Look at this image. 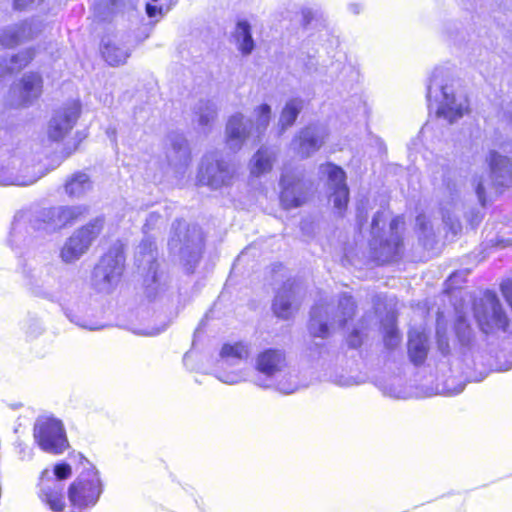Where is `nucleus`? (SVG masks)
<instances>
[{
  "mask_svg": "<svg viewBox=\"0 0 512 512\" xmlns=\"http://www.w3.org/2000/svg\"><path fill=\"white\" fill-rule=\"evenodd\" d=\"M163 223V217L157 212H151L143 226L145 237L140 242L135 253V263L144 276L145 293L148 298L161 297L170 287V277L159 270L158 252L154 240L147 234Z\"/></svg>",
  "mask_w": 512,
  "mask_h": 512,
  "instance_id": "1",
  "label": "nucleus"
},
{
  "mask_svg": "<svg viewBox=\"0 0 512 512\" xmlns=\"http://www.w3.org/2000/svg\"><path fill=\"white\" fill-rule=\"evenodd\" d=\"M426 99L429 109H435L436 115L450 124L468 112V100L462 93L455 92L452 72L448 68L433 70L427 84Z\"/></svg>",
  "mask_w": 512,
  "mask_h": 512,
  "instance_id": "2",
  "label": "nucleus"
},
{
  "mask_svg": "<svg viewBox=\"0 0 512 512\" xmlns=\"http://www.w3.org/2000/svg\"><path fill=\"white\" fill-rule=\"evenodd\" d=\"M17 271L21 275L24 287L31 295L50 302H60L62 278L56 264H38L28 259H20Z\"/></svg>",
  "mask_w": 512,
  "mask_h": 512,
  "instance_id": "3",
  "label": "nucleus"
},
{
  "mask_svg": "<svg viewBox=\"0 0 512 512\" xmlns=\"http://www.w3.org/2000/svg\"><path fill=\"white\" fill-rule=\"evenodd\" d=\"M77 469H81L76 479L70 484L67 494L74 512H81L96 505L102 492L103 484L96 467L82 454H77Z\"/></svg>",
  "mask_w": 512,
  "mask_h": 512,
  "instance_id": "4",
  "label": "nucleus"
},
{
  "mask_svg": "<svg viewBox=\"0 0 512 512\" xmlns=\"http://www.w3.org/2000/svg\"><path fill=\"white\" fill-rule=\"evenodd\" d=\"M355 302L351 296L342 294L337 306L319 304L312 308L308 330L311 336L325 339L331 330L341 329L353 318Z\"/></svg>",
  "mask_w": 512,
  "mask_h": 512,
  "instance_id": "5",
  "label": "nucleus"
},
{
  "mask_svg": "<svg viewBox=\"0 0 512 512\" xmlns=\"http://www.w3.org/2000/svg\"><path fill=\"white\" fill-rule=\"evenodd\" d=\"M473 314L485 336L501 338L512 334V321L494 292L486 291L474 302Z\"/></svg>",
  "mask_w": 512,
  "mask_h": 512,
  "instance_id": "6",
  "label": "nucleus"
},
{
  "mask_svg": "<svg viewBox=\"0 0 512 512\" xmlns=\"http://www.w3.org/2000/svg\"><path fill=\"white\" fill-rule=\"evenodd\" d=\"M168 247L172 254L179 256L188 272H193L198 265L203 251V233L195 224L176 220L172 224Z\"/></svg>",
  "mask_w": 512,
  "mask_h": 512,
  "instance_id": "7",
  "label": "nucleus"
},
{
  "mask_svg": "<svg viewBox=\"0 0 512 512\" xmlns=\"http://www.w3.org/2000/svg\"><path fill=\"white\" fill-rule=\"evenodd\" d=\"M286 355L280 349H267L258 354V386L274 387L284 394H291L298 388L295 380H285L288 375Z\"/></svg>",
  "mask_w": 512,
  "mask_h": 512,
  "instance_id": "8",
  "label": "nucleus"
},
{
  "mask_svg": "<svg viewBox=\"0 0 512 512\" xmlns=\"http://www.w3.org/2000/svg\"><path fill=\"white\" fill-rule=\"evenodd\" d=\"M486 162L490 175H475L472 179V186L482 206H485L489 199V189L493 188L498 192L501 188L512 186V159L508 155L490 150Z\"/></svg>",
  "mask_w": 512,
  "mask_h": 512,
  "instance_id": "9",
  "label": "nucleus"
},
{
  "mask_svg": "<svg viewBox=\"0 0 512 512\" xmlns=\"http://www.w3.org/2000/svg\"><path fill=\"white\" fill-rule=\"evenodd\" d=\"M105 219L98 216L76 229L64 242L59 258L64 264H74L84 256L103 230Z\"/></svg>",
  "mask_w": 512,
  "mask_h": 512,
  "instance_id": "10",
  "label": "nucleus"
},
{
  "mask_svg": "<svg viewBox=\"0 0 512 512\" xmlns=\"http://www.w3.org/2000/svg\"><path fill=\"white\" fill-rule=\"evenodd\" d=\"M386 218L383 211H378L371 223L370 247L375 259L379 263H387L395 260L401 251L402 239L398 233L399 225L402 223L400 217H395L390 222L389 238L383 240L380 235V223L385 224Z\"/></svg>",
  "mask_w": 512,
  "mask_h": 512,
  "instance_id": "11",
  "label": "nucleus"
},
{
  "mask_svg": "<svg viewBox=\"0 0 512 512\" xmlns=\"http://www.w3.org/2000/svg\"><path fill=\"white\" fill-rule=\"evenodd\" d=\"M71 466L65 462L54 466L52 472L44 470L40 478V498L52 511L62 512L65 507L64 484L65 480L71 476Z\"/></svg>",
  "mask_w": 512,
  "mask_h": 512,
  "instance_id": "12",
  "label": "nucleus"
},
{
  "mask_svg": "<svg viewBox=\"0 0 512 512\" xmlns=\"http://www.w3.org/2000/svg\"><path fill=\"white\" fill-rule=\"evenodd\" d=\"M34 438L39 447L50 454H62L68 440L61 420L52 416L38 417L34 424Z\"/></svg>",
  "mask_w": 512,
  "mask_h": 512,
  "instance_id": "13",
  "label": "nucleus"
},
{
  "mask_svg": "<svg viewBox=\"0 0 512 512\" xmlns=\"http://www.w3.org/2000/svg\"><path fill=\"white\" fill-rule=\"evenodd\" d=\"M125 257L119 249H111L102 256L93 271L95 287L109 293L120 281L124 269Z\"/></svg>",
  "mask_w": 512,
  "mask_h": 512,
  "instance_id": "14",
  "label": "nucleus"
},
{
  "mask_svg": "<svg viewBox=\"0 0 512 512\" xmlns=\"http://www.w3.org/2000/svg\"><path fill=\"white\" fill-rule=\"evenodd\" d=\"M233 171L228 162L216 153H208L203 156L199 167L197 179L201 185L213 190L230 185Z\"/></svg>",
  "mask_w": 512,
  "mask_h": 512,
  "instance_id": "15",
  "label": "nucleus"
},
{
  "mask_svg": "<svg viewBox=\"0 0 512 512\" xmlns=\"http://www.w3.org/2000/svg\"><path fill=\"white\" fill-rule=\"evenodd\" d=\"M280 185L282 187L280 199L284 208L299 207L306 201L310 183L304 179L301 168L284 167Z\"/></svg>",
  "mask_w": 512,
  "mask_h": 512,
  "instance_id": "16",
  "label": "nucleus"
},
{
  "mask_svg": "<svg viewBox=\"0 0 512 512\" xmlns=\"http://www.w3.org/2000/svg\"><path fill=\"white\" fill-rule=\"evenodd\" d=\"M67 319L87 330H100L104 324L100 321L102 311L93 308L87 298H77L69 303L58 302Z\"/></svg>",
  "mask_w": 512,
  "mask_h": 512,
  "instance_id": "17",
  "label": "nucleus"
},
{
  "mask_svg": "<svg viewBox=\"0 0 512 512\" xmlns=\"http://www.w3.org/2000/svg\"><path fill=\"white\" fill-rule=\"evenodd\" d=\"M42 87L43 79L39 73H25L18 82L11 86L9 105L14 108L32 105L42 94Z\"/></svg>",
  "mask_w": 512,
  "mask_h": 512,
  "instance_id": "18",
  "label": "nucleus"
},
{
  "mask_svg": "<svg viewBox=\"0 0 512 512\" xmlns=\"http://www.w3.org/2000/svg\"><path fill=\"white\" fill-rule=\"evenodd\" d=\"M42 177L33 167L24 165L22 159L11 155L0 162V185L29 186Z\"/></svg>",
  "mask_w": 512,
  "mask_h": 512,
  "instance_id": "19",
  "label": "nucleus"
},
{
  "mask_svg": "<svg viewBox=\"0 0 512 512\" xmlns=\"http://www.w3.org/2000/svg\"><path fill=\"white\" fill-rule=\"evenodd\" d=\"M319 173L327 176L329 198L333 202L334 208L341 214L349 200V189L346 184L345 172L342 168L332 163H326L319 167Z\"/></svg>",
  "mask_w": 512,
  "mask_h": 512,
  "instance_id": "20",
  "label": "nucleus"
},
{
  "mask_svg": "<svg viewBox=\"0 0 512 512\" xmlns=\"http://www.w3.org/2000/svg\"><path fill=\"white\" fill-rule=\"evenodd\" d=\"M81 110L80 102L73 100L59 108L53 114L49 126L48 136L53 141L63 139L74 127Z\"/></svg>",
  "mask_w": 512,
  "mask_h": 512,
  "instance_id": "21",
  "label": "nucleus"
},
{
  "mask_svg": "<svg viewBox=\"0 0 512 512\" xmlns=\"http://www.w3.org/2000/svg\"><path fill=\"white\" fill-rule=\"evenodd\" d=\"M253 128L251 119L241 113L232 115L226 124L225 140L227 147L236 152L240 150L248 140Z\"/></svg>",
  "mask_w": 512,
  "mask_h": 512,
  "instance_id": "22",
  "label": "nucleus"
},
{
  "mask_svg": "<svg viewBox=\"0 0 512 512\" xmlns=\"http://www.w3.org/2000/svg\"><path fill=\"white\" fill-rule=\"evenodd\" d=\"M327 137V130L322 125H309L301 130L293 140V149L303 158L318 151Z\"/></svg>",
  "mask_w": 512,
  "mask_h": 512,
  "instance_id": "23",
  "label": "nucleus"
},
{
  "mask_svg": "<svg viewBox=\"0 0 512 512\" xmlns=\"http://www.w3.org/2000/svg\"><path fill=\"white\" fill-rule=\"evenodd\" d=\"M31 220L32 217L25 213H18L14 217L8 237V243L13 250H22L29 246L34 234H40L31 227Z\"/></svg>",
  "mask_w": 512,
  "mask_h": 512,
  "instance_id": "24",
  "label": "nucleus"
},
{
  "mask_svg": "<svg viewBox=\"0 0 512 512\" xmlns=\"http://www.w3.org/2000/svg\"><path fill=\"white\" fill-rule=\"evenodd\" d=\"M31 217V227L34 231H37L40 234H51L62 229L59 214L57 213V207L41 209Z\"/></svg>",
  "mask_w": 512,
  "mask_h": 512,
  "instance_id": "25",
  "label": "nucleus"
},
{
  "mask_svg": "<svg viewBox=\"0 0 512 512\" xmlns=\"http://www.w3.org/2000/svg\"><path fill=\"white\" fill-rule=\"evenodd\" d=\"M295 294V282L290 280L284 284L282 290L277 292L273 303V310L278 317L288 319L292 315Z\"/></svg>",
  "mask_w": 512,
  "mask_h": 512,
  "instance_id": "26",
  "label": "nucleus"
},
{
  "mask_svg": "<svg viewBox=\"0 0 512 512\" xmlns=\"http://www.w3.org/2000/svg\"><path fill=\"white\" fill-rule=\"evenodd\" d=\"M407 346L410 361L416 366L423 364L429 351L428 336L417 330L410 331Z\"/></svg>",
  "mask_w": 512,
  "mask_h": 512,
  "instance_id": "27",
  "label": "nucleus"
},
{
  "mask_svg": "<svg viewBox=\"0 0 512 512\" xmlns=\"http://www.w3.org/2000/svg\"><path fill=\"white\" fill-rule=\"evenodd\" d=\"M455 334L463 354L473 353L480 347L479 340L467 320L459 316L455 323Z\"/></svg>",
  "mask_w": 512,
  "mask_h": 512,
  "instance_id": "28",
  "label": "nucleus"
},
{
  "mask_svg": "<svg viewBox=\"0 0 512 512\" xmlns=\"http://www.w3.org/2000/svg\"><path fill=\"white\" fill-rule=\"evenodd\" d=\"M218 108L212 100H199L194 106L192 121L197 123L203 132L211 130L217 117Z\"/></svg>",
  "mask_w": 512,
  "mask_h": 512,
  "instance_id": "29",
  "label": "nucleus"
},
{
  "mask_svg": "<svg viewBox=\"0 0 512 512\" xmlns=\"http://www.w3.org/2000/svg\"><path fill=\"white\" fill-rule=\"evenodd\" d=\"M93 182L88 174L84 172H76L69 176L64 184L65 193L70 198H82L91 192Z\"/></svg>",
  "mask_w": 512,
  "mask_h": 512,
  "instance_id": "30",
  "label": "nucleus"
},
{
  "mask_svg": "<svg viewBox=\"0 0 512 512\" xmlns=\"http://www.w3.org/2000/svg\"><path fill=\"white\" fill-rule=\"evenodd\" d=\"M102 55L106 62L111 66L124 64L129 57V50L120 45L116 39L105 37L102 39Z\"/></svg>",
  "mask_w": 512,
  "mask_h": 512,
  "instance_id": "31",
  "label": "nucleus"
},
{
  "mask_svg": "<svg viewBox=\"0 0 512 512\" xmlns=\"http://www.w3.org/2000/svg\"><path fill=\"white\" fill-rule=\"evenodd\" d=\"M248 347L242 343L224 344L220 351V363L222 367L239 365L247 359Z\"/></svg>",
  "mask_w": 512,
  "mask_h": 512,
  "instance_id": "32",
  "label": "nucleus"
},
{
  "mask_svg": "<svg viewBox=\"0 0 512 512\" xmlns=\"http://www.w3.org/2000/svg\"><path fill=\"white\" fill-rule=\"evenodd\" d=\"M31 27L25 22L8 27L0 36V45L6 48L14 47L27 38H31Z\"/></svg>",
  "mask_w": 512,
  "mask_h": 512,
  "instance_id": "33",
  "label": "nucleus"
},
{
  "mask_svg": "<svg viewBox=\"0 0 512 512\" xmlns=\"http://www.w3.org/2000/svg\"><path fill=\"white\" fill-rule=\"evenodd\" d=\"M234 42L238 50L243 54H250L254 47V41L251 35V28L247 21H238L234 34Z\"/></svg>",
  "mask_w": 512,
  "mask_h": 512,
  "instance_id": "34",
  "label": "nucleus"
},
{
  "mask_svg": "<svg viewBox=\"0 0 512 512\" xmlns=\"http://www.w3.org/2000/svg\"><path fill=\"white\" fill-rule=\"evenodd\" d=\"M169 141L175 154V161L182 166H187L190 161V151L185 137L179 133H172L169 136ZM169 158L171 162H174V158L171 156Z\"/></svg>",
  "mask_w": 512,
  "mask_h": 512,
  "instance_id": "35",
  "label": "nucleus"
},
{
  "mask_svg": "<svg viewBox=\"0 0 512 512\" xmlns=\"http://www.w3.org/2000/svg\"><path fill=\"white\" fill-rule=\"evenodd\" d=\"M88 207L86 205L74 206H58L57 213L59 214L60 225L63 227L70 225L86 215Z\"/></svg>",
  "mask_w": 512,
  "mask_h": 512,
  "instance_id": "36",
  "label": "nucleus"
},
{
  "mask_svg": "<svg viewBox=\"0 0 512 512\" xmlns=\"http://www.w3.org/2000/svg\"><path fill=\"white\" fill-rule=\"evenodd\" d=\"M302 107L303 101L298 98L291 99L286 103L279 119V124L281 125L282 130L294 124L300 111L302 110Z\"/></svg>",
  "mask_w": 512,
  "mask_h": 512,
  "instance_id": "37",
  "label": "nucleus"
},
{
  "mask_svg": "<svg viewBox=\"0 0 512 512\" xmlns=\"http://www.w3.org/2000/svg\"><path fill=\"white\" fill-rule=\"evenodd\" d=\"M7 59L10 74L20 71L26 67L35 57V51L32 48L20 51L19 53L7 58L5 53H1Z\"/></svg>",
  "mask_w": 512,
  "mask_h": 512,
  "instance_id": "38",
  "label": "nucleus"
},
{
  "mask_svg": "<svg viewBox=\"0 0 512 512\" xmlns=\"http://www.w3.org/2000/svg\"><path fill=\"white\" fill-rule=\"evenodd\" d=\"M252 368H253V365L251 363L250 365H247L244 368H241L239 370L218 372L216 377L218 380H220L223 383L237 384V383H240L247 379V377L249 376V374L252 371Z\"/></svg>",
  "mask_w": 512,
  "mask_h": 512,
  "instance_id": "39",
  "label": "nucleus"
},
{
  "mask_svg": "<svg viewBox=\"0 0 512 512\" xmlns=\"http://www.w3.org/2000/svg\"><path fill=\"white\" fill-rule=\"evenodd\" d=\"M383 334L384 344L388 349H394L400 344L401 335L393 319L383 324Z\"/></svg>",
  "mask_w": 512,
  "mask_h": 512,
  "instance_id": "40",
  "label": "nucleus"
},
{
  "mask_svg": "<svg viewBox=\"0 0 512 512\" xmlns=\"http://www.w3.org/2000/svg\"><path fill=\"white\" fill-rule=\"evenodd\" d=\"M275 159L276 152L274 150L258 149V175L262 172L271 170Z\"/></svg>",
  "mask_w": 512,
  "mask_h": 512,
  "instance_id": "41",
  "label": "nucleus"
},
{
  "mask_svg": "<svg viewBox=\"0 0 512 512\" xmlns=\"http://www.w3.org/2000/svg\"><path fill=\"white\" fill-rule=\"evenodd\" d=\"M436 338H437V347L439 352L446 356L450 352L449 340L446 335V331L441 327H438L436 330Z\"/></svg>",
  "mask_w": 512,
  "mask_h": 512,
  "instance_id": "42",
  "label": "nucleus"
},
{
  "mask_svg": "<svg viewBox=\"0 0 512 512\" xmlns=\"http://www.w3.org/2000/svg\"><path fill=\"white\" fill-rule=\"evenodd\" d=\"M164 10L167 12L169 10V6L165 7L162 0H152V3L146 4V13L150 18L162 15Z\"/></svg>",
  "mask_w": 512,
  "mask_h": 512,
  "instance_id": "43",
  "label": "nucleus"
},
{
  "mask_svg": "<svg viewBox=\"0 0 512 512\" xmlns=\"http://www.w3.org/2000/svg\"><path fill=\"white\" fill-rule=\"evenodd\" d=\"M416 225L424 238L429 239L431 236H433L432 227L425 215L420 214L417 216Z\"/></svg>",
  "mask_w": 512,
  "mask_h": 512,
  "instance_id": "44",
  "label": "nucleus"
},
{
  "mask_svg": "<svg viewBox=\"0 0 512 512\" xmlns=\"http://www.w3.org/2000/svg\"><path fill=\"white\" fill-rule=\"evenodd\" d=\"M271 108L267 104L258 106V131L260 127H266L270 120Z\"/></svg>",
  "mask_w": 512,
  "mask_h": 512,
  "instance_id": "45",
  "label": "nucleus"
},
{
  "mask_svg": "<svg viewBox=\"0 0 512 512\" xmlns=\"http://www.w3.org/2000/svg\"><path fill=\"white\" fill-rule=\"evenodd\" d=\"M301 15L303 25L307 27L310 26L312 21L320 15V12L318 9L305 6L301 9Z\"/></svg>",
  "mask_w": 512,
  "mask_h": 512,
  "instance_id": "46",
  "label": "nucleus"
},
{
  "mask_svg": "<svg viewBox=\"0 0 512 512\" xmlns=\"http://www.w3.org/2000/svg\"><path fill=\"white\" fill-rule=\"evenodd\" d=\"M347 343L351 348H358L362 344V334L358 329H353L347 337Z\"/></svg>",
  "mask_w": 512,
  "mask_h": 512,
  "instance_id": "47",
  "label": "nucleus"
},
{
  "mask_svg": "<svg viewBox=\"0 0 512 512\" xmlns=\"http://www.w3.org/2000/svg\"><path fill=\"white\" fill-rule=\"evenodd\" d=\"M10 75L7 59L0 55V87L4 83L6 76Z\"/></svg>",
  "mask_w": 512,
  "mask_h": 512,
  "instance_id": "48",
  "label": "nucleus"
},
{
  "mask_svg": "<svg viewBox=\"0 0 512 512\" xmlns=\"http://www.w3.org/2000/svg\"><path fill=\"white\" fill-rule=\"evenodd\" d=\"M332 381L339 385V386H343V387H348V386H352L355 384L353 378L351 377H335L332 379Z\"/></svg>",
  "mask_w": 512,
  "mask_h": 512,
  "instance_id": "49",
  "label": "nucleus"
},
{
  "mask_svg": "<svg viewBox=\"0 0 512 512\" xmlns=\"http://www.w3.org/2000/svg\"><path fill=\"white\" fill-rule=\"evenodd\" d=\"M443 221L450 225V228L454 234L461 228L458 221L452 220L450 216L443 215Z\"/></svg>",
  "mask_w": 512,
  "mask_h": 512,
  "instance_id": "50",
  "label": "nucleus"
},
{
  "mask_svg": "<svg viewBox=\"0 0 512 512\" xmlns=\"http://www.w3.org/2000/svg\"><path fill=\"white\" fill-rule=\"evenodd\" d=\"M34 0H14V7L18 10L25 9Z\"/></svg>",
  "mask_w": 512,
  "mask_h": 512,
  "instance_id": "51",
  "label": "nucleus"
},
{
  "mask_svg": "<svg viewBox=\"0 0 512 512\" xmlns=\"http://www.w3.org/2000/svg\"><path fill=\"white\" fill-rule=\"evenodd\" d=\"M348 9L352 14L357 15L361 12L362 6L359 3H350Z\"/></svg>",
  "mask_w": 512,
  "mask_h": 512,
  "instance_id": "52",
  "label": "nucleus"
},
{
  "mask_svg": "<svg viewBox=\"0 0 512 512\" xmlns=\"http://www.w3.org/2000/svg\"><path fill=\"white\" fill-rule=\"evenodd\" d=\"M9 132L6 129L0 128V148L5 145L4 141L9 137Z\"/></svg>",
  "mask_w": 512,
  "mask_h": 512,
  "instance_id": "53",
  "label": "nucleus"
},
{
  "mask_svg": "<svg viewBox=\"0 0 512 512\" xmlns=\"http://www.w3.org/2000/svg\"><path fill=\"white\" fill-rule=\"evenodd\" d=\"M255 157H256V154H254L250 160V168H251V174H254V169L256 167V162H255Z\"/></svg>",
  "mask_w": 512,
  "mask_h": 512,
  "instance_id": "54",
  "label": "nucleus"
},
{
  "mask_svg": "<svg viewBox=\"0 0 512 512\" xmlns=\"http://www.w3.org/2000/svg\"><path fill=\"white\" fill-rule=\"evenodd\" d=\"M464 390V384L459 385L457 388L450 390L452 394L461 393Z\"/></svg>",
  "mask_w": 512,
  "mask_h": 512,
  "instance_id": "55",
  "label": "nucleus"
},
{
  "mask_svg": "<svg viewBox=\"0 0 512 512\" xmlns=\"http://www.w3.org/2000/svg\"><path fill=\"white\" fill-rule=\"evenodd\" d=\"M247 253H248V250L243 251V252L241 253V255H239V257H238V259H237V262H238V263L242 262V261L244 260L245 256L247 255Z\"/></svg>",
  "mask_w": 512,
  "mask_h": 512,
  "instance_id": "56",
  "label": "nucleus"
},
{
  "mask_svg": "<svg viewBox=\"0 0 512 512\" xmlns=\"http://www.w3.org/2000/svg\"><path fill=\"white\" fill-rule=\"evenodd\" d=\"M504 152L511 153L512 152V144L508 143L504 146Z\"/></svg>",
  "mask_w": 512,
  "mask_h": 512,
  "instance_id": "57",
  "label": "nucleus"
},
{
  "mask_svg": "<svg viewBox=\"0 0 512 512\" xmlns=\"http://www.w3.org/2000/svg\"><path fill=\"white\" fill-rule=\"evenodd\" d=\"M158 333H160V330L149 331V332L147 331V332H144L143 334L144 335H156Z\"/></svg>",
  "mask_w": 512,
  "mask_h": 512,
  "instance_id": "58",
  "label": "nucleus"
},
{
  "mask_svg": "<svg viewBox=\"0 0 512 512\" xmlns=\"http://www.w3.org/2000/svg\"><path fill=\"white\" fill-rule=\"evenodd\" d=\"M36 328H37V331H31V332H30V331H28V333H30L31 335H33V334H35V332H39V331L41 330V326H40L38 323H36Z\"/></svg>",
  "mask_w": 512,
  "mask_h": 512,
  "instance_id": "59",
  "label": "nucleus"
},
{
  "mask_svg": "<svg viewBox=\"0 0 512 512\" xmlns=\"http://www.w3.org/2000/svg\"><path fill=\"white\" fill-rule=\"evenodd\" d=\"M75 150H76V147H74V149H73V150H69V151L66 153V155H65V156H66V157L70 156V155L73 153V151H75Z\"/></svg>",
  "mask_w": 512,
  "mask_h": 512,
  "instance_id": "60",
  "label": "nucleus"
},
{
  "mask_svg": "<svg viewBox=\"0 0 512 512\" xmlns=\"http://www.w3.org/2000/svg\"><path fill=\"white\" fill-rule=\"evenodd\" d=\"M390 396L397 397V398L400 397L398 394H392V393H390Z\"/></svg>",
  "mask_w": 512,
  "mask_h": 512,
  "instance_id": "61",
  "label": "nucleus"
}]
</instances>
